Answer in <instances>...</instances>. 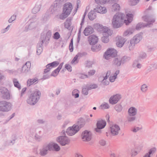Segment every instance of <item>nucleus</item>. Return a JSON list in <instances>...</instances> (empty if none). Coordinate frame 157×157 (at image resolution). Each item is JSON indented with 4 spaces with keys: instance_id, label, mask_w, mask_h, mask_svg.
Instances as JSON below:
<instances>
[{
    "instance_id": "nucleus-62",
    "label": "nucleus",
    "mask_w": 157,
    "mask_h": 157,
    "mask_svg": "<svg viewBox=\"0 0 157 157\" xmlns=\"http://www.w3.org/2000/svg\"><path fill=\"white\" fill-rule=\"evenodd\" d=\"M141 128H140L139 127H137L134 128L133 129H132V131L133 132H137L138 131L140 130Z\"/></svg>"
},
{
    "instance_id": "nucleus-49",
    "label": "nucleus",
    "mask_w": 157,
    "mask_h": 157,
    "mask_svg": "<svg viewBox=\"0 0 157 157\" xmlns=\"http://www.w3.org/2000/svg\"><path fill=\"white\" fill-rule=\"evenodd\" d=\"M78 57L77 55H76L72 60V61H71V63L72 64H73L74 63L75 64L77 63H78V60H77V59Z\"/></svg>"
},
{
    "instance_id": "nucleus-44",
    "label": "nucleus",
    "mask_w": 157,
    "mask_h": 157,
    "mask_svg": "<svg viewBox=\"0 0 157 157\" xmlns=\"http://www.w3.org/2000/svg\"><path fill=\"white\" fill-rule=\"evenodd\" d=\"M44 145L45 147L47 148L48 151V150L51 151L53 150V145L49 144H45Z\"/></svg>"
},
{
    "instance_id": "nucleus-13",
    "label": "nucleus",
    "mask_w": 157,
    "mask_h": 157,
    "mask_svg": "<svg viewBox=\"0 0 157 157\" xmlns=\"http://www.w3.org/2000/svg\"><path fill=\"white\" fill-rule=\"evenodd\" d=\"M0 92L2 94V97L3 99L7 100L10 99V93L6 88L3 87H1Z\"/></svg>"
},
{
    "instance_id": "nucleus-34",
    "label": "nucleus",
    "mask_w": 157,
    "mask_h": 157,
    "mask_svg": "<svg viewBox=\"0 0 157 157\" xmlns=\"http://www.w3.org/2000/svg\"><path fill=\"white\" fill-rule=\"evenodd\" d=\"M41 7V6L40 5H36L35 6L32 10V13L34 14L40 11Z\"/></svg>"
},
{
    "instance_id": "nucleus-63",
    "label": "nucleus",
    "mask_w": 157,
    "mask_h": 157,
    "mask_svg": "<svg viewBox=\"0 0 157 157\" xmlns=\"http://www.w3.org/2000/svg\"><path fill=\"white\" fill-rule=\"evenodd\" d=\"M99 144L102 146H105L106 144V141L104 140H101L99 141Z\"/></svg>"
},
{
    "instance_id": "nucleus-22",
    "label": "nucleus",
    "mask_w": 157,
    "mask_h": 157,
    "mask_svg": "<svg viewBox=\"0 0 157 157\" xmlns=\"http://www.w3.org/2000/svg\"><path fill=\"white\" fill-rule=\"evenodd\" d=\"M94 10L96 12L102 14L105 13L107 12L105 7L98 5Z\"/></svg>"
},
{
    "instance_id": "nucleus-28",
    "label": "nucleus",
    "mask_w": 157,
    "mask_h": 157,
    "mask_svg": "<svg viewBox=\"0 0 157 157\" xmlns=\"http://www.w3.org/2000/svg\"><path fill=\"white\" fill-rule=\"evenodd\" d=\"M72 18L68 17L66 19V21L64 23L65 27L67 29H69L71 25Z\"/></svg>"
},
{
    "instance_id": "nucleus-35",
    "label": "nucleus",
    "mask_w": 157,
    "mask_h": 157,
    "mask_svg": "<svg viewBox=\"0 0 157 157\" xmlns=\"http://www.w3.org/2000/svg\"><path fill=\"white\" fill-rule=\"evenodd\" d=\"M120 9V6L118 4L114 3L112 6V10L113 11H119Z\"/></svg>"
},
{
    "instance_id": "nucleus-23",
    "label": "nucleus",
    "mask_w": 157,
    "mask_h": 157,
    "mask_svg": "<svg viewBox=\"0 0 157 157\" xmlns=\"http://www.w3.org/2000/svg\"><path fill=\"white\" fill-rule=\"evenodd\" d=\"M106 125V121L105 120L102 119L98 120L96 124L97 127L101 129L105 127Z\"/></svg>"
},
{
    "instance_id": "nucleus-21",
    "label": "nucleus",
    "mask_w": 157,
    "mask_h": 157,
    "mask_svg": "<svg viewBox=\"0 0 157 157\" xmlns=\"http://www.w3.org/2000/svg\"><path fill=\"white\" fill-rule=\"evenodd\" d=\"M137 109L134 107H131L128 110V113L130 116H134L137 113Z\"/></svg>"
},
{
    "instance_id": "nucleus-9",
    "label": "nucleus",
    "mask_w": 157,
    "mask_h": 157,
    "mask_svg": "<svg viewBox=\"0 0 157 157\" xmlns=\"http://www.w3.org/2000/svg\"><path fill=\"white\" fill-rule=\"evenodd\" d=\"M117 51L114 49H110L107 50L104 55V56L106 59H109L110 57H115L117 55Z\"/></svg>"
},
{
    "instance_id": "nucleus-58",
    "label": "nucleus",
    "mask_w": 157,
    "mask_h": 157,
    "mask_svg": "<svg viewBox=\"0 0 157 157\" xmlns=\"http://www.w3.org/2000/svg\"><path fill=\"white\" fill-rule=\"evenodd\" d=\"M117 78V77L114 75L113 76H110L109 78V80L110 82H114L115 79Z\"/></svg>"
},
{
    "instance_id": "nucleus-61",
    "label": "nucleus",
    "mask_w": 157,
    "mask_h": 157,
    "mask_svg": "<svg viewBox=\"0 0 157 157\" xmlns=\"http://www.w3.org/2000/svg\"><path fill=\"white\" fill-rule=\"evenodd\" d=\"M88 76L87 75L84 74H80L79 75V77L81 79H84L85 78H86L88 77Z\"/></svg>"
},
{
    "instance_id": "nucleus-51",
    "label": "nucleus",
    "mask_w": 157,
    "mask_h": 157,
    "mask_svg": "<svg viewBox=\"0 0 157 157\" xmlns=\"http://www.w3.org/2000/svg\"><path fill=\"white\" fill-rule=\"evenodd\" d=\"M16 15L14 14L9 19L8 21V22L10 23H11L14 21L16 19Z\"/></svg>"
},
{
    "instance_id": "nucleus-45",
    "label": "nucleus",
    "mask_w": 157,
    "mask_h": 157,
    "mask_svg": "<svg viewBox=\"0 0 157 157\" xmlns=\"http://www.w3.org/2000/svg\"><path fill=\"white\" fill-rule=\"evenodd\" d=\"M96 2L98 4H105L106 2H108L109 0H95Z\"/></svg>"
},
{
    "instance_id": "nucleus-50",
    "label": "nucleus",
    "mask_w": 157,
    "mask_h": 157,
    "mask_svg": "<svg viewBox=\"0 0 157 157\" xmlns=\"http://www.w3.org/2000/svg\"><path fill=\"white\" fill-rule=\"evenodd\" d=\"M53 148L56 151H58L60 149L59 146L56 144H53Z\"/></svg>"
},
{
    "instance_id": "nucleus-53",
    "label": "nucleus",
    "mask_w": 157,
    "mask_h": 157,
    "mask_svg": "<svg viewBox=\"0 0 157 157\" xmlns=\"http://www.w3.org/2000/svg\"><path fill=\"white\" fill-rule=\"evenodd\" d=\"M138 153V152L135 150H132L131 152V156L132 157H134Z\"/></svg>"
},
{
    "instance_id": "nucleus-6",
    "label": "nucleus",
    "mask_w": 157,
    "mask_h": 157,
    "mask_svg": "<svg viewBox=\"0 0 157 157\" xmlns=\"http://www.w3.org/2000/svg\"><path fill=\"white\" fill-rule=\"evenodd\" d=\"M12 107L11 103L5 101H0V111L7 112L9 111Z\"/></svg>"
},
{
    "instance_id": "nucleus-38",
    "label": "nucleus",
    "mask_w": 157,
    "mask_h": 157,
    "mask_svg": "<svg viewBox=\"0 0 157 157\" xmlns=\"http://www.w3.org/2000/svg\"><path fill=\"white\" fill-rule=\"evenodd\" d=\"M133 31L132 29H128L124 33L123 35L124 36L129 35L132 34Z\"/></svg>"
},
{
    "instance_id": "nucleus-18",
    "label": "nucleus",
    "mask_w": 157,
    "mask_h": 157,
    "mask_svg": "<svg viewBox=\"0 0 157 157\" xmlns=\"http://www.w3.org/2000/svg\"><path fill=\"white\" fill-rule=\"evenodd\" d=\"M94 29L90 26L86 27L83 31V33L85 36H88L93 33Z\"/></svg>"
},
{
    "instance_id": "nucleus-5",
    "label": "nucleus",
    "mask_w": 157,
    "mask_h": 157,
    "mask_svg": "<svg viewBox=\"0 0 157 157\" xmlns=\"http://www.w3.org/2000/svg\"><path fill=\"white\" fill-rule=\"evenodd\" d=\"M101 31L103 33V36L101 38L102 41L104 43H107L109 41V36L112 35L113 32L108 27H103L102 28Z\"/></svg>"
},
{
    "instance_id": "nucleus-42",
    "label": "nucleus",
    "mask_w": 157,
    "mask_h": 157,
    "mask_svg": "<svg viewBox=\"0 0 157 157\" xmlns=\"http://www.w3.org/2000/svg\"><path fill=\"white\" fill-rule=\"evenodd\" d=\"M78 90L77 89L74 90L72 92V95L74 96L75 98H78L79 97Z\"/></svg>"
},
{
    "instance_id": "nucleus-10",
    "label": "nucleus",
    "mask_w": 157,
    "mask_h": 157,
    "mask_svg": "<svg viewBox=\"0 0 157 157\" xmlns=\"http://www.w3.org/2000/svg\"><path fill=\"white\" fill-rule=\"evenodd\" d=\"M57 141L62 146H65L68 144L70 141L68 137L66 136H61L59 137L57 139Z\"/></svg>"
},
{
    "instance_id": "nucleus-4",
    "label": "nucleus",
    "mask_w": 157,
    "mask_h": 157,
    "mask_svg": "<svg viewBox=\"0 0 157 157\" xmlns=\"http://www.w3.org/2000/svg\"><path fill=\"white\" fill-rule=\"evenodd\" d=\"M143 18L144 20L147 22V23L144 24L143 23H138L136 25V29L137 30H140V29L142 27H144L147 26H150V25H152L153 23L155 21V18L151 19V17L150 16L147 15H145L143 17Z\"/></svg>"
},
{
    "instance_id": "nucleus-20",
    "label": "nucleus",
    "mask_w": 157,
    "mask_h": 157,
    "mask_svg": "<svg viewBox=\"0 0 157 157\" xmlns=\"http://www.w3.org/2000/svg\"><path fill=\"white\" fill-rule=\"evenodd\" d=\"M63 63H64L63 62L61 63L58 67L52 72L51 75V76L55 77L57 76L60 70L62 68Z\"/></svg>"
},
{
    "instance_id": "nucleus-40",
    "label": "nucleus",
    "mask_w": 157,
    "mask_h": 157,
    "mask_svg": "<svg viewBox=\"0 0 157 157\" xmlns=\"http://www.w3.org/2000/svg\"><path fill=\"white\" fill-rule=\"evenodd\" d=\"M131 59L130 57L127 56H124L121 59L122 63H124L125 62L129 61Z\"/></svg>"
},
{
    "instance_id": "nucleus-55",
    "label": "nucleus",
    "mask_w": 157,
    "mask_h": 157,
    "mask_svg": "<svg viewBox=\"0 0 157 157\" xmlns=\"http://www.w3.org/2000/svg\"><path fill=\"white\" fill-rule=\"evenodd\" d=\"M87 53L86 52H83L82 53H78L77 55L79 58H81L83 56L87 55Z\"/></svg>"
},
{
    "instance_id": "nucleus-27",
    "label": "nucleus",
    "mask_w": 157,
    "mask_h": 157,
    "mask_svg": "<svg viewBox=\"0 0 157 157\" xmlns=\"http://www.w3.org/2000/svg\"><path fill=\"white\" fill-rule=\"evenodd\" d=\"M39 154L41 156H44L48 153V151L46 147L44 145L40 149Z\"/></svg>"
},
{
    "instance_id": "nucleus-29",
    "label": "nucleus",
    "mask_w": 157,
    "mask_h": 157,
    "mask_svg": "<svg viewBox=\"0 0 157 157\" xmlns=\"http://www.w3.org/2000/svg\"><path fill=\"white\" fill-rule=\"evenodd\" d=\"M122 63L121 59L115 58L113 61V64L114 65L117 67L120 66Z\"/></svg>"
},
{
    "instance_id": "nucleus-8",
    "label": "nucleus",
    "mask_w": 157,
    "mask_h": 157,
    "mask_svg": "<svg viewBox=\"0 0 157 157\" xmlns=\"http://www.w3.org/2000/svg\"><path fill=\"white\" fill-rule=\"evenodd\" d=\"M79 130V127L78 125H74L72 127L68 128L66 131L67 135L72 136L74 135Z\"/></svg>"
},
{
    "instance_id": "nucleus-33",
    "label": "nucleus",
    "mask_w": 157,
    "mask_h": 157,
    "mask_svg": "<svg viewBox=\"0 0 157 157\" xmlns=\"http://www.w3.org/2000/svg\"><path fill=\"white\" fill-rule=\"evenodd\" d=\"M59 64V62L57 61H54L51 63L48 64L47 66L50 67L51 69L52 68L55 67Z\"/></svg>"
},
{
    "instance_id": "nucleus-43",
    "label": "nucleus",
    "mask_w": 157,
    "mask_h": 157,
    "mask_svg": "<svg viewBox=\"0 0 157 157\" xmlns=\"http://www.w3.org/2000/svg\"><path fill=\"white\" fill-rule=\"evenodd\" d=\"M129 4L132 6H135L138 3L140 0H129Z\"/></svg>"
},
{
    "instance_id": "nucleus-15",
    "label": "nucleus",
    "mask_w": 157,
    "mask_h": 157,
    "mask_svg": "<svg viewBox=\"0 0 157 157\" xmlns=\"http://www.w3.org/2000/svg\"><path fill=\"white\" fill-rule=\"evenodd\" d=\"M120 130L119 126L117 124H114L110 127L109 131L113 136H115L118 134L119 131Z\"/></svg>"
},
{
    "instance_id": "nucleus-54",
    "label": "nucleus",
    "mask_w": 157,
    "mask_h": 157,
    "mask_svg": "<svg viewBox=\"0 0 157 157\" xmlns=\"http://www.w3.org/2000/svg\"><path fill=\"white\" fill-rule=\"evenodd\" d=\"M101 106L103 109H107L109 108V106L107 103H105L101 105Z\"/></svg>"
},
{
    "instance_id": "nucleus-12",
    "label": "nucleus",
    "mask_w": 157,
    "mask_h": 157,
    "mask_svg": "<svg viewBox=\"0 0 157 157\" xmlns=\"http://www.w3.org/2000/svg\"><path fill=\"white\" fill-rule=\"evenodd\" d=\"M31 67V63L28 61L22 66L21 69H18V71H20V73H27L30 70Z\"/></svg>"
},
{
    "instance_id": "nucleus-31",
    "label": "nucleus",
    "mask_w": 157,
    "mask_h": 157,
    "mask_svg": "<svg viewBox=\"0 0 157 157\" xmlns=\"http://www.w3.org/2000/svg\"><path fill=\"white\" fill-rule=\"evenodd\" d=\"M37 78H34L29 79L27 81V86H29L31 85H33L36 81H38Z\"/></svg>"
},
{
    "instance_id": "nucleus-26",
    "label": "nucleus",
    "mask_w": 157,
    "mask_h": 157,
    "mask_svg": "<svg viewBox=\"0 0 157 157\" xmlns=\"http://www.w3.org/2000/svg\"><path fill=\"white\" fill-rule=\"evenodd\" d=\"M35 27L34 26V22L32 21V20L30 19L28 23L25 26V29L27 30H31L34 28Z\"/></svg>"
},
{
    "instance_id": "nucleus-60",
    "label": "nucleus",
    "mask_w": 157,
    "mask_h": 157,
    "mask_svg": "<svg viewBox=\"0 0 157 157\" xmlns=\"http://www.w3.org/2000/svg\"><path fill=\"white\" fill-rule=\"evenodd\" d=\"M98 85L96 84L91 85L88 87L90 90L93 89H95L98 87Z\"/></svg>"
},
{
    "instance_id": "nucleus-30",
    "label": "nucleus",
    "mask_w": 157,
    "mask_h": 157,
    "mask_svg": "<svg viewBox=\"0 0 157 157\" xmlns=\"http://www.w3.org/2000/svg\"><path fill=\"white\" fill-rule=\"evenodd\" d=\"M88 17L90 20H93L96 18V13L94 11H91L88 14Z\"/></svg>"
},
{
    "instance_id": "nucleus-36",
    "label": "nucleus",
    "mask_w": 157,
    "mask_h": 157,
    "mask_svg": "<svg viewBox=\"0 0 157 157\" xmlns=\"http://www.w3.org/2000/svg\"><path fill=\"white\" fill-rule=\"evenodd\" d=\"M13 83L14 86L18 88L19 90L21 89L20 84L16 78H14L13 80Z\"/></svg>"
},
{
    "instance_id": "nucleus-52",
    "label": "nucleus",
    "mask_w": 157,
    "mask_h": 157,
    "mask_svg": "<svg viewBox=\"0 0 157 157\" xmlns=\"http://www.w3.org/2000/svg\"><path fill=\"white\" fill-rule=\"evenodd\" d=\"M128 121V122H131L134 121L136 118L134 116H129L127 117Z\"/></svg>"
},
{
    "instance_id": "nucleus-17",
    "label": "nucleus",
    "mask_w": 157,
    "mask_h": 157,
    "mask_svg": "<svg viewBox=\"0 0 157 157\" xmlns=\"http://www.w3.org/2000/svg\"><path fill=\"white\" fill-rule=\"evenodd\" d=\"M98 40V37L94 35H91L88 37V41L90 45L95 44L97 43Z\"/></svg>"
},
{
    "instance_id": "nucleus-37",
    "label": "nucleus",
    "mask_w": 157,
    "mask_h": 157,
    "mask_svg": "<svg viewBox=\"0 0 157 157\" xmlns=\"http://www.w3.org/2000/svg\"><path fill=\"white\" fill-rule=\"evenodd\" d=\"M114 108L117 112L119 113L121 111L123 108L121 104H117L115 105Z\"/></svg>"
},
{
    "instance_id": "nucleus-46",
    "label": "nucleus",
    "mask_w": 157,
    "mask_h": 157,
    "mask_svg": "<svg viewBox=\"0 0 157 157\" xmlns=\"http://www.w3.org/2000/svg\"><path fill=\"white\" fill-rule=\"evenodd\" d=\"M53 38L55 40H58L60 37V35L59 33L58 32H56L53 35Z\"/></svg>"
},
{
    "instance_id": "nucleus-1",
    "label": "nucleus",
    "mask_w": 157,
    "mask_h": 157,
    "mask_svg": "<svg viewBox=\"0 0 157 157\" xmlns=\"http://www.w3.org/2000/svg\"><path fill=\"white\" fill-rule=\"evenodd\" d=\"M41 95L40 91L38 89H36L29 96L26 100L28 104L31 105L36 104L40 99Z\"/></svg>"
},
{
    "instance_id": "nucleus-16",
    "label": "nucleus",
    "mask_w": 157,
    "mask_h": 157,
    "mask_svg": "<svg viewBox=\"0 0 157 157\" xmlns=\"http://www.w3.org/2000/svg\"><path fill=\"white\" fill-rule=\"evenodd\" d=\"M51 35V32L48 31L46 35L41 34L40 39V41H42V42H45V44H47L48 41H49Z\"/></svg>"
},
{
    "instance_id": "nucleus-57",
    "label": "nucleus",
    "mask_w": 157,
    "mask_h": 157,
    "mask_svg": "<svg viewBox=\"0 0 157 157\" xmlns=\"http://www.w3.org/2000/svg\"><path fill=\"white\" fill-rule=\"evenodd\" d=\"M48 65H47L46 66V68L44 69V74H45L49 72L50 70L51 69V68L50 67H48L47 66Z\"/></svg>"
},
{
    "instance_id": "nucleus-14",
    "label": "nucleus",
    "mask_w": 157,
    "mask_h": 157,
    "mask_svg": "<svg viewBox=\"0 0 157 157\" xmlns=\"http://www.w3.org/2000/svg\"><path fill=\"white\" fill-rule=\"evenodd\" d=\"M121 98V97L120 94H116L110 97L109 99V102L112 105L115 104L117 103Z\"/></svg>"
},
{
    "instance_id": "nucleus-48",
    "label": "nucleus",
    "mask_w": 157,
    "mask_h": 157,
    "mask_svg": "<svg viewBox=\"0 0 157 157\" xmlns=\"http://www.w3.org/2000/svg\"><path fill=\"white\" fill-rule=\"evenodd\" d=\"M156 151V148L155 147H153L151 148L148 153H147L148 154H149L150 156L151 155L153 154Z\"/></svg>"
},
{
    "instance_id": "nucleus-24",
    "label": "nucleus",
    "mask_w": 157,
    "mask_h": 157,
    "mask_svg": "<svg viewBox=\"0 0 157 157\" xmlns=\"http://www.w3.org/2000/svg\"><path fill=\"white\" fill-rule=\"evenodd\" d=\"M45 42H42V41H40L37 44V46L36 53L37 55H40L42 52L43 51L42 46L43 44Z\"/></svg>"
},
{
    "instance_id": "nucleus-19",
    "label": "nucleus",
    "mask_w": 157,
    "mask_h": 157,
    "mask_svg": "<svg viewBox=\"0 0 157 157\" xmlns=\"http://www.w3.org/2000/svg\"><path fill=\"white\" fill-rule=\"evenodd\" d=\"M117 39L116 43L117 46L119 47H122L125 42L126 40L121 36H117Z\"/></svg>"
},
{
    "instance_id": "nucleus-59",
    "label": "nucleus",
    "mask_w": 157,
    "mask_h": 157,
    "mask_svg": "<svg viewBox=\"0 0 157 157\" xmlns=\"http://www.w3.org/2000/svg\"><path fill=\"white\" fill-rule=\"evenodd\" d=\"M65 68L70 72H71L72 71V67L71 65L68 64H66L65 65Z\"/></svg>"
},
{
    "instance_id": "nucleus-3",
    "label": "nucleus",
    "mask_w": 157,
    "mask_h": 157,
    "mask_svg": "<svg viewBox=\"0 0 157 157\" xmlns=\"http://www.w3.org/2000/svg\"><path fill=\"white\" fill-rule=\"evenodd\" d=\"M72 8L71 3L67 2L65 3L63 6L62 13L59 15V18L64 20L67 18L71 13Z\"/></svg>"
},
{
    "instance_id": "nucleus-2",
    "label": "nucleus",
    "mask_w": 157,
    "mask_h": 157,
    "mask_svg": "<svg viewBox=\"0 0 157 157\" xmlns=\"http://www.w3.org/2000/svg\"><path fill=\"white\" fill-rule=\"evenodd\" d=\"M125 17V15L122 13H116L114 16L112 20L113 27L117 28L121 27Z\"/></svg>"
},
{
    "instance_id": "nucleus-32",
    "label": "nucleus",
    "mask_w": 157,
    "mask_h": 157,
    "mask_svg": "<svg viewBox=\"0 0 157 157\" xmlns=\"http://www.w3.org/2000/svg\"><path fill=\"white\" fill-rule=\"evenodd\" d=\"M59 8V6H58L57 3H55L53 5H52L50 7V9L51 12L53 13L57 11Z\"/></svg>"
},
{
    "instance_id": "nucleus-64",
    "label": "nucleus",
    "mask_w": 157,
    "mask_h": 157,
    "mask_svg": "<svg viewBox=\"0 0 157 157\" xmlns=\"http://www.w3.org/2000/svg\"><path fill=\"white\" fill-rule=\"evenodd\" d=\"M50 76H50L48 74H47L43 75L42 79L43 80H45L47 79H48L50 78Z\"/></svg>"
},
{
    "instance_id": "nucleus-7",
    "label": "nucleus",
    "mask_w": 157,
    "mask_h": 157,
    "mask_svg": "<svg viewBox=\"0 0 157 157\" xmlns=\"http://www.w3.org/2000/svg\"><path fill=\"white\" fill-rule=\"evenodd\" d=\"M142 33H139L134 36L130 40V44L129 46L130 50L132 49L136 44L139 42L142 39Z\"/></svg>"
},
{
    "instance_id": "nucleus-25",
    "label": "nucleus",
    "mask_w": 157,
    "mask_h": 157,
    "mask_svg": "<svg viewBox=\"0 0 157 157\" xmlns=\"http://www.w3.org/2000/svg\"><path fill=\"white\" fill-rule=\"evenodd\" d=\"M133 15L132 14H127L126 15L127 20H125L124 21V23L126 25H128L131 23L133 20Z\"/></svg>"
},
{
    "instance_id": "nucleus-11",
    "label": "nucleus",
    "mask_w": 157,
    "mask_h": 157,
    "mask_svg": "<svg viewBox=\"0 0 157 157\" xmlns=\"http://www.w3.org/2000/svg\"><path fill=\"white\" fill-rule=\"evenodd\" d=\"M81 137L83 141L88 142L91 139V133L90 131L87 130H85L82 132Z\"/></svg>"
},
{
    "instance_id": "nucleus-56",
    "label": "nucleus",
    "mask_w": 157,
    "mask_h": 157,
    "mask_svg": "<svg viewBox=\"0 0 157 157\" xmlns=\"http://www.w3.org/2000/svg\"><path fill=\"white\" fill-rule=\"evenodd\" d=\"M96 71L94 70H92L89 71L88 72V74L89 76H92L94 75Z\"/></svg>"
},
{
    "instance_id": "nucleus-47",
    "label": "nucleus",
    "mask_w": 157,
    "mask_h": 157,
    "mask_svg": "<svg viewBox=\"0 0 157 157\" xmlns=\"http://www.w3.org/2000/svg\"><path fill=\"white\" fill-rule=\"evenodd\" d=\"M90 90L88 87L83 88L82 91V94L84 95H87L88 94V91Z\"/></svg>"
},
{
    "instance_id": "nucleus-41",
    "label": "nucleus",
    "mask_w": 157,
    "mask_h": 157,
    "mask_svg": "<svg viewBox=\"0 0 157 157\" xmlns=\"http://www.w3.org/2000/svg\"><path fill=\"white\" fill-rule=\"evenodd\" d=\"M148 86L145 84H144L142 85L141 87V90L143 92H146L148 90Z\"/></svg>"
},
{
    "instance_id": "nucleus-39",
    "label": "nucleus",
    "mask_w": 157,
    "mask_h": 157,
    "mask_svg": "<svg viewBox=\"0 0 157 157\" xmlns=\"http://www.w3.org/2000/svg\"><path fill=\"white\" fill-rule=\"evenodd\" d=\"M147 56V54L145 52H142L139 54L138 58L139 59H143L146 58Z\"/></svg>"
}]
</instances>
